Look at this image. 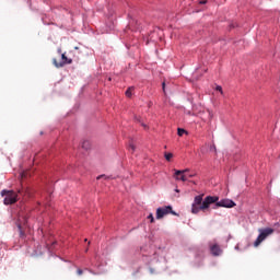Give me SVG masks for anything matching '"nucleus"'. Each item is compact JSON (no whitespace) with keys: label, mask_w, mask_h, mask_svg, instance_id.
Returning a JSON list of instances; mask_svg holds the SVG:
<instances>
[{"label":"nucleus","mask_w":280,"mask_h":280,"mask_svg":"<svg viewBox=\"0 0 280 280\" xmlns=\"http://www.w3.org/2000/svg\"><path fill=\"white\" fill-rule=\"evenodd\" d=\"M205 195H198L195 197L194 202L191 205V213H200V211H207L211 205H215V207H225V209H232L235 207V202L231 199H222L218 196H208L203 200Z\"/></svg>","instance_id":"1"},{"label":"nucleus","mask_w":280,"mask_h":280,"mask_svg":"<svg viewBox=\"0 0 280 280\" xmlns=\"http://www.w3.org/2000/svg\"><path fill=\"white\" fill-rule=\"evenodd\" d=\"M1 196L2 198L4 197V205H14V202L19 200L18 195L16 192H14V190H2Z\"/></svg>","instance_id":"2"},{"label":"nucleus","mask_w":280,"mask_h":280,"mask_svg":"<svg viewBox=\"0 0 280 280\" xmlns=\"http://www.w3.org/2000/svg\"><path fill=\"white\" fill-rule=\"evenodd\" d=\"M272 233H275L273 229H265L260 232V234L258 235V237L256 238L254 246H259V244H261V242H264V240H266V237H268V235H272Z\"/></svg>","instance_id":"3"},{"label":"nucleus","mask_w":280,"mask_h":280,"mask_svg":"<svg viewBox=\"0 0 280 280\" xmlns=\"http://www.w3.org/2000/svg\"><path fill=\"white\" fill-rule=\"evenodd\" d=\"M172 213V215H176L174 210H172L171 206H166L164 208L156 209V220H161V218H165V215Z\"/></svg>","instance_id":"4"},{"label":"nucleus","mask_w":280,"mask_h":280,"mask_svg":"<svg viewBox=\"0 0 280 280\" xmlns=\"http://www.w3.org/2000/svg\"><path fill=\"white\" fill-rule=\"evenodd\" d=\"M61 59H62V61H60V62H58L57 59H52V65H55V67L57 69H60V68L65 67V65H71V62H73L72 59L67 58L66 54H61Z\"/></svg>","instance_id":"5"},{"label":"nucleus","mask_w":280,"mask_h":280,"mask_svg":"<svg viewBox=\"0 0 280 280\" xmlns=\"http://www.w3.org/2000/svg\"><path fill=\"white\" fill-rule=\"evenodd\" d=\"M187 172H189V168L182 170V171H175L174 178L176 180H182L183 183H186V180H187Z\"/></svg>","instance_id":"6"},{"label":"nucleus","mask_w":280,"mask_h":280,"mask_svg":"<svg viewBox=\"0 0 280 280\" xmlns=\"http://www.w3.org/2000/svg\"><path fill=\"white\" fill-rule=\"evenodd\" d=\"M210 250H211L212 255H214V257H218L222 254V249L220 248L219 245H212L210 247Z\"/></svg>","instance_id":"7"},{"label":"nucleus","mask_w":280,"mask_h":280,"mask_svg":"<svg viewBox=\"0 0 280 280\" xmlns=\"http://www.w3.org/2000/svg\"><path fill=\"white\" fill-rule=\"evenodd\" d=\"M81 148H82L83 150H90V149H91V142L88 141V140H84V141L82 142V144H81Z\"/></svg>","instance_id":"8"},{"label":"nucleus","mask_w":280,"mask_h":280,"mask_svg":"<svg viewBox=\"0 0 280 280\" xmlns=\"http://www.w3.org/2000/svg\"><path fill=\"white\" fill-rule=\"evenodd\" d=\"M178 137H183V135H189V132L183 128L177 129Z\"/></svg>","instance_id":"9"},{"label":"nucleus","mask_w":280,"mask_h":280,"mask_svg":"<svg viewBox=\"0 0 280 280\" xmlns=\"http://www.w3.org/2000/svg\"><path fill=\"white\" fill-rule=\"evenodd\" d=\"M132 91H135V88H128V90L125 92V95L127 97H132Z\"/></svg>","instance_id":"10"},{"label":"nucleus","mask_w":280,"mask_h":280,"mask_svg":"<svg viewBox=\"0 0 280 280\" xmlns=\"http://www.w3.org/2000/svg\"><path fill=\"white\" fill-rule=\"evenodd\" d=\"M164 156H165V160H166V161H172V159L174 158V154H172V153H165Z\"/></svg>","instance_id":"11"},{"label":"nucleus","mask_w":280,"mask_h":280,"mask_svg":"<svg viewBox=\"0 0 280 280\" xmlns=\"http://www.w3.org/2000/svg\"><path fill=\"white\" fill-rule=\"evenodd\" d=\"M27 176H30V172L24 171L21 173V178H27Z\"/></svg>","instance_id":"12"},{"label":"nucleus","mask_w":280,"mask_h":280,"mask_svg":"<svg viewBox=\"0 0 280 280\" xmlns=\"http://www.w3.org/2000/svg\"><path fill=\"white\" fill-rule=\"evenodd\" d=\"M101 178H105V180H109L110 176L100 175V176L97 177V180H100Z\"/></svg>","instance_id":"13"},{"label":"nucleus","mask_w":280,"mask_h":280,"mask_svg":"<svg viewBox=\"0 0 280 280\" xmlns=\"http://www.w3.org/2000/svg\"><path fill=\"white\" fill-rule=\"evenodd\" d=\"M129 150L131 151V152H135V150H137V147H135V144H129Z\"/></svg>","instance_id":"14"},{"label":"nucleus","mask_w":280,"mask_h":280,"mask_svg":"<svg viewBox=\"0 0 280 280\" xmlns=\"http://www.w3.org/2000/svg\"><path fill=\"white\" fill-rule=\"evenodd\" d=\"M148 219L150 220V222H151V223H153V222H154V215L149 214Z\"/></svg>","instance_id":"15"},{"label":"nucleus","mask_w":280,"mask_h":280,"mask_svg":"<svg viewBox=\"0 0 280 280\" xmlns=\"http://www.w3.org/2000/svg\"><path fill=\"white\" fill-rule=\"evenodd\" d=\"M19 231H20L21 237H23V235H25V233H23V230L21 229V225H19Z\"/></svg>","instance_id":"16"},{"label":"nucleus","mask_w":280,"mask_h":280,"mask_svg":"<svg viewBox=\"0 0 280 280\" xmlns=\"http://www.w3.org/2000/svg\"><path fill=\"white\" fill-rule=\"evenodd\" d=\"M194 176H196V174H186V178H194Z\"/></svg>","instance_id":"17"},{"label":"nucleus","mask_w":280,"mask_h":280,"mask_svg":"<svg viewBox=\"0 0 280 280\" xmlns=\"http://www.w3.org/2000/svg\"><path fill=\"white\" fill-rule=\"evenodd\" d=\"M215 90L219 91V93H222V86L218 85Z\"/></svg>","instance_id":"18"},{"label":"nucleus","mask_w":280,"mask_h":280,"mask_svg":"<svg viewBox=\"0 0 280 280\" xmlns=\"http://www.w3.org/2000/svg\"><path fill=\"white\" fill-rule=\"evenodd\" d=\"M77 273H78L79 276H82V275H83L82 269H78V270H77Z\"/></svg>","instance_id":"19"},{"label":"nucleus","mask_w":280,"mask_h":280,"mask_svg":"<svg viewBox=\"0 0 280 280\" xmlns=\"http://www.w3.org/2000/svg\"><path fill=\"white\" fill-rule=\"evenodd\" d=\"M199 3L200 5H205V3H207V0H200Z\"/></svg>","instance_id":"20"},{"label":"nucleus","mask_w":280,"mask_h":280,"mask_svg":"<svg viewBox=\"0 0 280 280\" xmlns=\"http://www.w3.org/2000/svg\"><path fill=\"white\" fill-rule=\"evenodd\" d=\"M162 89L165 91V82L162 83Z\"/></svg>","instance_id":"21"},{"label":"nucleus","mask_w":280,"mask_h":280,"mask_svg":"<svg viewBox=\"0 0 280 280\" xmlns=\"http://www.w3.org/2000/svg\"><path fill=\"white\" fill-rule=\"evenodd\" d=\"M58 54H62V50H61V49H58Z\"/></svg>","instance_id":"22"},{"label":"nucleus","mask_w":280,"mask_h":280,"mask_svg":"<svg viewBox=\"0 0 280 280\" xmlns=\"http://www.w3.org/2000/svg\"><path fill=\"white\" fill-rule=\"evenodd\" d=\"M235 248H236V249L240 248V245H236Z\"/></svg>","instance_id":"23"},{"label":"nucleus","mask_w":280,"mask_h":280,"mask_svg":"<svg viewBox=\"0 0 280 280\" xmlns=\"http://www.w3.org/2000/svg\"><path fill=\"white\" fill-rule=\"evenodd\" d=\"M142 126H143V128H145V125H144V124H142Z\"/></svg>","instance_id":"24"},{"label":"nucleus","mask_w":280,"mask_h":280,"mask_svg":"<svg viewBox=\"0 0 280 280\" xmlns=\"http://www.w3.org/2000/svg\"><path fill=\"white\" fill-rule=\"evenodd\" d=\"M176 191L178 192L179 190H178V189H176Z\"/></svg>","instance_id":"25"}]
</instances>
